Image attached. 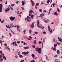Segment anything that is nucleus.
Instances as JSON below:
<instances>
[{
    "mask_svg": "<svg viewBox=\"0 0 62 62\" xmlns=\"http://www.w3.org/2000/svg\"><path fill=\"white\" fill-rule=\"evenodd\" d=\"M37 23H38L37 26H38V27H39V28H42V29H44V27H42L41 26H40V25H41L42 26V25H41V24H40L39 25V21H38Z\"/></svg>",
    "mask_w": 62,
    "mask_h": 62,
    "instance_id": "f257e3e1",
    "label": "nucleus"
},
{
    "mask_svg": "<svg viewBox=\"0 0 62 62\" xmlns=\"http://www.w3.org/2000/svg\"><path fill=\"white\" fill-rule=\"evenodd\" d=\"M33 11L32 10H30V12L29 13V15L30 16H31V19H33L34 18V15H31L32 14V13H33Z\"/></svg>",
    "mask_w": 62,
    "mask_h": 62,
    "instance_id": "f03ea898",
    "label": "nucleus"
},
{
    "mask_svg": "<svg viewBox=\"0 0 62 62\" xmlns=\"http://www.w3.org/2000/svg\"><path fill=\"white\" fill-rule=\"evenodd\" d=\"M35 50H36V51H37L39 54H41V48L39 47L38 48L37 47V48L35 49Z\"/></svg>",
    "mask_w": 62,
    "mask_h": 62,
    "instance_id": "7ed1b4c3",
    "label": "nucleus"
},
{
    "mask_svg": "<svg viewBox=\"0 0 62 62\" xmlns=\"http://www.w3.org/2000/svg\"><path fill=\"white\" fill-rule=\"evenodd\" d=\"M56 46H57V44H54V47H52L51 49L53 50V51H54H54H56L55 49L56 47Z\"/></svg>",
    "mask_w": 62,
    "mask_h": 62,
    "instance_id": "20e7f679",
    "label": "nucleus"
},
{
    "mask_svg": "<svg viewBox=\"0 0 62 62\" xmlns=\"http://www.w3.org/2000/svg\"><path fill=\"white\" fill-rule=\"evenodd\" d=\"M48 30H49V32H50V34L52 33V29L50 28V26H48Z\"/></svg>",
    "mask_w": 62,
    "mask_h": 62,
    "instance_id": "39448f33",
    "label": "nucleus"
},
{
    "mask_svg": "<svg viewBox=\"0 0 62 62\" xmlns=\"http://www.w3.org/2000/svg\"><path fill=\"white\" fill-rule=\"evenodd\" d=\"M29 53V52L28 51L27 52H23L22 53V54H24V55H27Z\"/></svg>",
    "mask_w": 62,
    "mask_h": 62,
    "instance_id": "423d86ee",
    "label": "nucleus"
},
{
    "mask_svg": "<svg viewBox=\"0 0 62 62\" xmlns=\"http://www.w3.org/2000/svg\"><path fill=\"white\" fill-rule=\"evenodd\" d=\"M15 19V18L14 17H13L12 16H10V19L11 21H14Z\"/></svg>",
    "mask_w": 62,
    "mask_h": 62,
    "instance_id": "0eeeda50",
    "label": "nucleus"
},
{
    "mask_svg": "<svg viewBox=\"0 0 62 62\" xmlns=\"http://www.w3.org/2000/svg\"><path fill=\"white\" fill-rule=\"evenodd\" d=\"M9 8V7L7 9H5V11L6 13L8 12L10 10V9Z\"/></svg>",
    "mask_w": 62,
    "mask_h": 62,
    "instance_id": "6e6552de",
    "label": "nucleus"
},
{
    "mask_svg": "<svg viewBox=\"0 0 62 62\" xmlns=\"http://www.w3.org/2000/svg\"><path fill=\"white\" fill-rule=\"evenodd\" d=\"M2 7L3 5L1 4H0V12H2Z\"/></svg>",
    "mask_w": 62,
    "mask_h": 62,
    "instance_id": "1a4fd4ad",
    "label": "nucleus"
},
{
    "mask_svg": "<svg viewBox=\"0 0 62 62\" xmlns=\"http://www.w3.org/2000/svg\"><path fill=\"white\" fill-rule=\"evenodd\" d=\"M58 40H59V41H60V42H62V39H61V38H60L59 37H58Z\"/></svg>",
    "mask_w": 62,
    "mask_h": 62,
    "instance_id": "9d476101",
    "label": "nucleus"
},
{
    "mask_svg": "<svg viewBox=\"0 0 62 62\" xmlns=\"http://www.w3.org/2000/svg\"><path fill=\"white\" fill-rule=\"evenodd\" d=\"M31 2L32 3V6L33 7L35 5V3H34V2H33V1H32V0H31Z\"/></svg>",
    "mask_w": 62,
    "mask_h": 62,
    "instance_id": "9b49d317",
    "label": "nucleus"
},
{
    "mask_svg": "<svg viewBox=\"0 0 62 62\" xmlns=\"http://www.w3.org/2000/svg\"><path fill=\"white\" fill-rule=\"evenodd\" d=\"M5 48L7 50H8L9 52H10V48H9V46H6L5 47Z\"/></svg>",
    "mask_w": 62,
    "mask_h": 62,
    "instance_id": "f8f14e48",
    "label": "nucleus"
},
{
    "mask_svg": "<svg viewBox=\"0 0 62 62\" xmlns=\"http://www.w3.org/2000/svg\"><path fill=\"white\" fill-rule=\"evenodd\" d=\"M35 23H33L31 25V26L32 28H34V24Z\"/></svg>",
    "mask_w": 62,
    "mask_h": 62,
    "instance_id": "ddd939ff",
    "label": "nucleus"
},
{
    "mask_svg": "<svg viewBox=\"0 0 62 62\" xmlns=\"http://www.w3.org/2000/svg\"><path fill=\"white\" fill-rule=\"evenodd\" d=\"M44 15H45V14L44 13H42L40 14V17H42V18H43V17L44 16Z\"/></svg>",
    "mask_w": 62,
    "mask_h": 62,
    "instance_id": "4468645a",
    "label": "nucleus"
},
{
    "mask_svg": "<svg viewBox=\"0 0 62 62\" xmlns=\"http://www.w3.org/2000/svg\"><path fill=\"white\" fill-rule=\"evenodd\" d=\"M16 27L17 28L18 31H20V26H19L18 25H17Z\"/></svg>",
    "mask_w": 62,
    "mask_h": 62,
    "instance_id": "2eb2a0df",
    "label": "nucleus"
},
{
    "mask_svg": "<svg viewBox=\"0 0 62 62\" xmlns=\"http://www.w3.org/2000/svg\"><path fill=\"white\" fill-rule=\"evenodd\" d=\"M24 49L25 50H26V49H29V47L26 46L25 47H24Z\"/></svg>",
    "mask_w": 62,
    "mask_h": 62,
    "instance_id": "dca6fc26",
    "label": "nucleus"
},
{
    "mask_svg": "<svg viewBox=\"0 0 62 62\" xmlns=\"http://www.w3.org/2000/svg\"><path fill=\"white\" fill-rule=\"evenodd\" d=\"M44 22H45L46 23H48V21H47V20H46V19H45V18H44Z\"/></svg>",
    "mask_w": 62,
    "mask_h": 62,
    "instance_id": "f3484780",
    "label": "nucleus"
},
{
    "mask_svg": "<svg viewBox=\"0 0 62 62\" xmlns=\"http://www.w3.org/2000/svg\"><path fill=\"white\" fill-rule=\"evenodd\" d=\"M32 37H31V36H30L29 38H28L27 39L28 40H30L32 39Z\"/></svg>",
    "mask_w": 62,
    "mask_h": 62,
    "instance_id": "a211bd4d",
    "label": "nucleus"
},
{
    "mask_svg": "<svg viewBox=\"0 0 62 62\" xmlns=\"http://www.w3.org/2000/svg\"><path fill=\"white\" fill-rule=\"evenodd\" d=\"M10 25V27L12 28V27H14V26H13V25L12 24H11Z\"/></svg>",
    "mask_w": 62,
    "mask_h": 62,
    "instance_id": "6ab92c4d",
    "label": "nucleus"
},
{
    "mask_svg": "<svg viewBox=\"0 0 62 62\" xmlns=\"http://www.w3.org/2000/svg\"><path fill=\"white\" fill-rule=\"evenodd\" d=\"M3 59H5V61L7 60V58H6V57L5 56L3 57Z\"/></svg>",
    "mask_w": 62,
    "mask_h": 62,
    "instance_id": "aec40b11",
    "label": "nucleus"
},
{
    "mask_svg": "<svg viewBox=\"0 0 62 62\" xmlns=\"http://www.w3.org/2000/svg\"><path fill=\"white\" fill-rule=\"evenodd\" d=\"M54 15H55L56 16H57L58 15V14H57V12H55Z\"/></svg>",
    "mask_w": 62,
    "mask_h": 62,
    "instance_id": "412c9836",
    "label": "nucleus"
},
{
    "mask_svg": "<svg viewBox=\"0 0 62 62\" xmlns=\"http://www.w3.org/2000/svg\"><path fill=\"white\" fill-rule=\"evenodd\" d=\"M31 56L33 58L35 57V55L33 54H31Z\"/></svg>",
    "mask_w": 62,
    "mask_h": 62,
    "instance_id": "4be33fe9",
    "label": "nucleus"
},
{
    "mask_svg": "<svg viewBox=\"0 0 62 62\" xmlns=\"http://www.w3.org/2000/svg\"><path fill=\"white\" fill-rule=\"evenodd\" d=\"M55 5V4L53 3V4H52L51 5V7H53H53H54V6Z\"/></svg>",
    "mask_w": 62,
    "mask_h": 62,
    "instance_id": "5701e85b",
    "label": "nucleus"
},
{
    "mask_svg": "<svg viewBox=\"0 0 62 62\" xmlns=\"http://www.w3.org/2000/svg\"><path fill=\"white\" fill-rule=\"evenodd\" d=\"M29 33L30 34H31V29H30L29 31Z\"/></svg>",
    "mask_w": 62,
    "mask_h": 62,
    "instance_id": "b1692460",
    "label": "nucleus"
},
{
    "mask_svg": "<svg viewBox=\"0 0 62 62\" xmlns=\"http://www.w3.org/2000/svg\"><path fill=\"white\" fill-rule=\"evenodd\" d=\"M19 56L20 58H22V57H23V55L21 54L19 55Z\"/></svg>",
    "mask_w": 62,
    "mask_h": 62,
    "instance_id": "393cba45",
    "label": "nucleus"
},
{
    "mask_svg": "<svg viewBox=\"0 0 62 62\" xmlns=\"http://www.w3.org/2000/svg\"><path fill=\"white\" fill-rule=\"evenodd\" d=\"M45 56L46 58V59H47V60H49V58H48V57L47 56V55H45Z\"/></svg>",
    "mask_w": 62,
    "mask_h": 62,
    "instance_id": "a878e982",
    "label": "nucleus"
},
{
    "mask_svg": "<svg viewBox=\"0 0 62 62\" xmlns=\"http://www.w3.org/2000/svg\"><path fill=\"white\" fill-rule=\"evenodd\" d=\"M0 62H2V61H3V59H2V58H0Z\"/></svg>",
    "mask_w": 62,
    "mask_h": 62,
    "instance_id": "bb28decb",
    "label": "nucleus"
},
{
    "mask_svg": "<svg viewBox=\"0 0 62 62\" xmlns=\"http://www.w3.org/2000/svg\"><path fill=\"white\" fill-rule=\"evenodd\" d=\"M15 5V4H11V6L12 7H13V6H14Z\"/></svg>",
    "mask_w": 62,
    "mask_h": 62,
    "instance_id": "cd10ccee",
    "label": "nucleus"
},
{
    "mask_svg": "<svg viewBox=\"0 0 62 62\" xmlns=\"http://www.w3.org/2000/svg\"><path fill=\"white\" fill-rule=\"evenodd\" d=\"M57 52L58 54H60V52L59 51V50H57Z\"/></svg>",
    "mask_w": 62,
    "mask_h": 62,
    "instance_id": "c85d7f7f",
    "label": "nucleus"
},
{
    "mask_svg": "<svg viewBox=\"0 0 62 62\" xmlns=\"http://www.w3.org/2000/svg\"><path fill=\"white\" fill-rule=\"evenodd\" d=\"M1 56L2 57H3V56H4L5 55V54H4L3 53L2 54H1Z\"/></svg>",
    "mask_w": 62,
    "mask_h": 62,
    "instance_id": "c756f323",
    "label": "nucleus"
},
{
    "mask_svg": "<svg viewBox=\"0 0 62 62\" xmlns=\"http://www.w3.org/2000/svg\"><path fill=\"white\" fill-rule=\"evenodd\" d=\"M53 40L54 42H55V38H54L53 39Z\"/></svg>",
    "mask_w": 62,
    "mask_h": 62,
    "instance_id": "7c9ffc66",
    "label": "nucleus"
},
{
    "mask_svg": "<svg viewBox=\"0 0 62 62\" xmlns=\"http://www.w3.org/2000/svg\"><path fill=\"white\" fill-rule=\"evenodd\" d=\"M6 27H7L8 28H9V26L8 25L7 26V25L6 26Z\"/></svg>",
    "mask_w": 62,
    "mask_h": 62,
    "instance_id": "2f4dec72",
    "label": "nucleus"
},
{
    "mask_svg": "<svg viewBox=\"0 0 62 62\" xmlns=\"http://www.w3.org/2000/svg\"><path fill=\"white\" fill-rule=\"evenodd\" d=\"M27 19H30V17H29V16H28L27 17Z\"/></svg>",
    "mask_w": 62,
    "mask_h": 62,
    "instance_id": "473e14b6",
    "label": "nucleus"
},
{
    "mask_svg": "<svg viewBox=\"0 0 62 62\" xmlns=\"http://www.w3.org/2000/svg\"><path fill=\"white\" fill-rule=\"evenodd\" d=\"M11 32L12 33L13 35L14 34V32H13L11 30Z\"/></svg>",
    "mask_w": 62,
    "mask_h": 62,
    "instance_id": "72a5a7b5",
    "label": "nucleus"
},
{
    "mask_svg": "<svg viewBox=\"0 0 62 62\" xmlns=\"http://www.w3.org/2000/svg\"><path fill=\"white\" fill-rule=\"evenodd\" d=\"M42 43V42H41V41H39V44H40Z\"/></svg>",
    "mask_w": 62,
    "mask_h": 62,
    "instance_id": "f704fd0d",
    "label": "nucleus"
},
{
    "mask_svg": "<svg viewBox=\"0 0 62 62\" xmlns=\"http://www.w3.org/2000/svg\"><path fill=\"white\" fill-rule=\"evenodd\" d=\"M36 5L37 6H39V3H36Z\"/></svg>",
    "mask_w": 62,
    "mask_h": 62,
    "instance_id": "c9c22d12",
    "label": "nucleus"
},
{
    "mask_svg": "<svg viewBox=\"0 0 62 62\" xmlns=\"http://www.w3.org/2000/svg\"><path fill=\"white\" fill-rule=\"evenodd\" d=\"M39 11L41 12H42V10L41 9H39Z\"/></svg>",
    "mask_w": 62,
    "mask_h": 62,
    "instance_id": "e433bc0d",
    "label": "nucleus"
},
{
    "mask_svg": "<svg viewBox=\"0 0 62 62\" xmlns=\"http://www.w3.org/2000/svg\"><path fill=\"white\" fill-rule=\"evenodd\" d=\"M50 2V0H48L47 1V3H49Z\"/></svg>",
    "mask_w": 62,
    "mask_h": 62,
    "instance_id": "4c0bfd02",
    "label": "nucleus"
},
{
    "mask_svg": "<svg viewBox=\"0 0 62 62\" xmlns=\"http://www.w3.org/2000/svg\"><path fill=\"white\" fill-rule=\"evenodd\" d=\"M22 5L23 6V5H24V2H23V1H22Z\"/></svg>",
    "mask_w": 62,
    "mask_h": 62,
    "instance_id": "58836bf2",
    "label": "nucleus"
},
{
    "mask_svg": "<svg viewBox=\"0 0 62 62\" xmlns=\"http://www.w3.org/2000/svg\"><path fill=\"white\" fill-rule=\"evenodd\" d=\"M4 45H5V46H7V44L5 43L4 44Z\"/></svg>",
    "mask_w": 62,
    "mask_h": 62,
    "instance_id": "ea45409f",
    "label": "nucleus"
},
{
    "mask_svg": "<svg viewBox=\"0 0 62 62\" xmlns=\"http://www.w3.org/2000/svg\"><path fill=\"white\" fill-rule=\"evenodd\" d=\"M35 34H36L37 35L38 34V32H35Z\"/></svg>",
    "mask_w": 62,
    "mask_h": 62,
    "instance_id": "a19ab883",
    "label": "nucleus"
},
{
    "mask_svg": "<svg viewBox=\"0 0 62 62\" xmlns=\"http://www.w3.org/2000/svg\"><path fill=\"white\" fill-rule=\"evenodd\" d=\"M32 47L33 48H35V45H33L32 46Z\"/></svg>",
    "mask_w": 62,
    "mask_h": 62,
    "instance_id": "79ce46f5",
    "label": "nucleus"
},
{
    "mask_svg": "<svg viewBox=\"0 0 62 62\" xmlns=\"http://www.w3.org/2000/svg\"><path fill=\"white\" fill-rule=\"evenodd\" d=\"M2 42H3V41L2 42V40H0V43H2Z\"/></svg>",
    "mask_w": 62,
    "mask_h": 62,
    "instance_id": "37998d69",
    "label": "nucleus"
},
{
    "mask_svg": "<svg viewBox=\"0 0 62 62\" xmlns=\"http://www.w3.org/2000/svg\"><path fill=\"white\" fill-rule=\"evenodd\" d=\"M5 22V21L4 20L2 21L1 22V23H4Z\"/></svg>",
    "mask_w": 62,
    "mask_h": 62,
    "instance_id": "c03bdc74",
    "label": "nucleus"
},
{
    "mask_svg": "<svg viewBox=\"0 0 62 62\" xmlns=\"http://www.w3.org/2000/svg\"><path fill=\"white\" fill-rule=\"evenodd\" d=\"M26 32V30H24L23 31V32H24V33H25V32Z\"/></svg>",
    "mask_w": 62,
    "mask_h": 62,
    "instance_id": "a18cd8bd",
    "label": "nucleus"
},
{
    "mask_svg": "<svg viewBox=\"0 0 62 62\" xmlns=\"http://www.w3.org/2000/svg\"><path fill=\"white\" fill-rule=\"evenodd\" d=\"M17 43H20V41H17Z\"/></svg>",
    "mask_w": 62,
    "mask_h": 62,
    "instance_id": "49530a36",
    "label": "nucleus"
},
{
    "mask_svg": "<svg viewBox=\"0 0 62 62\" xmlns=\"http://www.w3.org/2000/svg\"><path fill=\"white\" fill-rule=\"evenodd\" d=\"M57 10L58 11V12H60V10H59V9L57 8Z\"/></svg>",
    "mask_w": 62,
    "mask_h": 62,
    "instance_id": "de8ad7c7",
    "label": "nucleus"
},
{
    "mask_svg": "<svg viewBox=\"0 0 62 62\" xmlns=\"http://www.w3.org/2000/svg\"><path fill=\"white\" fill-rule=\"evenodd\" d=\"M22 9L23 10H24V8L23 7H22Z\"/></svg>",
    "mask_w": 62,
    "mask_h": 62,
    "instance_id": "09e8293b",
    "label": "nucleus"
},
{
    "mask_svg": "<svg viewBox=\"0 0 62 62\" xmlns=\"http://www.w3.org/2000/svg\"><path fill=\"white\" fill-rule=\"evenodd\" d=\"M23 61H24V60H21L20 61L21 62H23Z\"/></svg>",
    "mask_w": 62,
    "mask_h": 62,
    "instance_id": "8fccbe9b",
    "label": "nucleus"
},
{
    "mask_svg": "<svg viewBox=\"0 0 62 62\" xmlns=\"http://www.w3.org/2000/svg\"><path fill=\"white\" fill-rule=\"evenodd\" d=\"M15 58H18V57H17V55H16L15 56Z\"/></svg>",
    "mask_w": 62,
    "mask_h": 62,
    "instance_id": "3c124183",
    "label": "nucleus"
},
{
    "mask_svg": "<svg viewBox=\"0 0 62 62\" xmlns=\"http://www.w3.org/2000/svg\"><path fill=\"white\" fill-rule=\"evenodd\" d=\"M37 57H34L33 58V59H37Z\"/></svg>",
    "mask_w": 62,
    "mask_h": 62,
    "instance_id": "603ef678",
    "label": "nucleus"
},
{
    "mask_svg": "<svg viewBox=\"0 0 62 62\" xmlns=\"http://www.w3.org/2000/svg\"><path fill=\"white\" fill-rule=\"evenodd\" d=\"M56 61V62H57V61H58V60H57V59H55L54 60V61Z\"/></svg>",
    "mask_w": 62,
    "mask_h": 62,
    "instance_id": "864d4df0",
    "label": "nucleus"
},
{
    "mask_svg": "<svg viewBox=\"0 0 62 62\" xmlns=\"http://www.w3.org/2000/svg\"><path fill=\"white\" fill-rule=\"evenodd\" d=\"M9 35L10 37H11V34L10 33H9Z\"/></svg>",
    "mask_w": 62,
    "mask_h": 62,
    "instance_id": "5fc2aeb1",
    "label": "nucleus"
},
{
    "mask_svg": "<svg viewBox=\"0 0 62 62\" xmlns=\"http://www.w3.org/2000/svg\"><path fill=\"white\" fill-rule=\"evenodd\" d=\"M31 62H35L34 60H32L31 61Z\"/></svg>",
    "mask_w": 62,
    "mask_h": 62,
    "instance_id": "6e6d98bb",
    "label": "nucleus"
},
{
    "mask_svg": "<svg viewBox=\"0 0 62 62\" xmlns=\"http://www.w3.org/2000/svg\"><path fill=\"white\" fill-rule=\"evenodd\" d=\"M43 33L44 34H46V32H45V31H44L43 32Z\"/></svg>",
    "mask_w": 62,
    "mask_h": 62,
    "instance_id": "4d7b16f0",
    "label": "nucleus"
},
{
    "mask_svg": "<svg viewBox=\"0 0 62 62\" xmlns=\"http://www.w3.org/2000/svg\"><path fill=\"white\" fill-rule=\"evenodd\" d=\"M23 43L24 45H25L26 44V43L25 42H24Z\"/></svg>",
    "mask_w": 62,
    "mask_h": 62,
    "instance_id": "13d9d810",
    "label": "nucleus"
},
{
    "mask_svg": "<svg viewBox=\"0 0 62 62\" xmlns=\"http://www.w3.org/2000/svg\"><path fill=\"white\" fill-rule=\"evenodd\" d=\"M8 3V2L7 1H6V2L5 4H6V5H7V3Z\"/></svg>",
    "mask_w": 62,
    "mask_h": 62,
    "instance_id": "bf43d9fd",
    "label": "nucleus"
},
{
    "mask_svg": "<svg viewBox=\"0 0 62 62\" xmlns=\"http://www.w3.org/2000/svg\"><path fill=\"white\" fill-rule=\"evenodd\" d=\"M57 44H58V45H60V44L59 43H58V42H57Z\"/></svg>",
    "mask_w": 62,
    "mask_h": 62,
    "instance_id": "052dcab7",
    "label": "nucleus"
},
{
    "mask_svg": "<svg viewBox=\"0 0 62 62\" xmlns=\"http://www.w3.org/2000/svg\"><path fill=\"white\" fill-rule=\"evenodd\" d=\"M35 8L36 9H37V6H35Z\"/></svg>",
    "mask_w": 62,
    "mask_h": 62,
    "instance_id": "680f3d73",
    "label": "nucleus"
},
{
    "mask_svg": "<svg viewBox=\"0 0 62 62\" xmlns=\"http://www.w3.org/2000/svg\"><path fill=\"white\" fill-rule=\"evenodd\" d=\"M18 55H20V52H18Z\"/></svg>",
    "mask_w": 62,
    "mask_h": 62,
    "instance_id": "e2e57ef3",
    "label": "nucleus"
},
{
    "mask_svg": "<svg viewBox=\"0 0 62 62\" xmlns=\"http://www.w3.org/2000/svg\"><path fill=\"white\" fill-rule=\"evenodd\" d=\"M0 53L1 54H2V51H0Z\"/></svg>",
    "mask_w": 62,
    "mask_h": 62,
    "instance_id": "0e129e2a",
    "label": "nucleus"
},
{
    "mask_svg": "<svg viewBox=\"0 0 62 62\" xmlns=\"http://www.w3.org/2000/svg\"><path fill=\"white\" fill-rule=\"evenodd\" d=\"M19 13V11H18L17 12V14H18Z\"/></svg>",
    "mask_w": 62,
    "mask_h": 62,
    "instance_id": "69168bd1",
    "label": "nucleus"
},
{
    "mask_svg": "<svg viewBox=\"0 0 62 62\" xmlns=\"http://www.w3.org/2000/svg\"><path fill=\"white\" fill-rule=\"evenodd\" d=\"M41 4H44V3H43V2L42 1V2H41Z\"/></svg>",
    "mask_w": 62,
    "mask_h": 62,
    "instance_id": "338daca9",
    "label": "nucleus"
},
{
    "mask_svg": "<svg viewBox=\"0 0 62 62\" xmlns=\"http://www.w3.org/2000/svg\"><path fill=\"white\" fill-rule=\"evenodd\" d=\"M52 8H50V9H49V11H51V10H52Z\"/></svg>",
    "mask_w": 62,
    "mask_h": 62,
    "instance_id": "774afa93",
    "label": "nucleus"
}]
</instances>
